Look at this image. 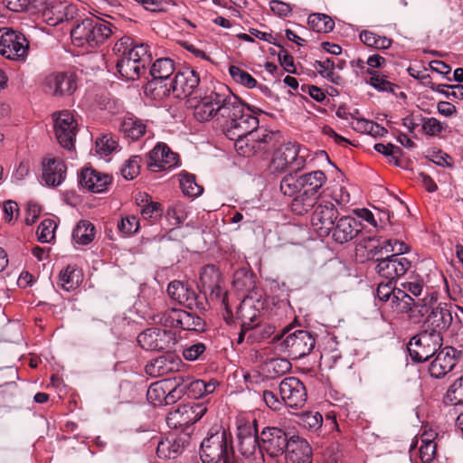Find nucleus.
Here are the masks:
<instances>
[{
	"mask_svg": "<svg viewBox=\"0 0 463 463\" xmlns=\"http://www.w3.org/2000/svg\"><path fill=\"white\" fill-rule=\"evenodd\" d=\"M328 169L320 171V238L328 237L337 244L354 240L363 229L362 222L351 215L339 216L336 204L348 202L339 181L340 170L331 163L327 153L320 150Z\"/></svg>",
	"mask_w": 463,
	"mask_h": 463,
	"instance_id": "f257e3e1",
	"label": "nucleus"
},
{
	"mask_svg": "<svg viewBox=\"0 0 463 463\" xmlns=\"http://www.w3.org/2000/svg\"><path fill=\"white\" fill-rule=\"evenodd\" d=\"M189 108L194 109V117L200 122L213 120L217 123L227 135V129L238 118L243 104L229 90L222 87L218 90L199 93L187 99Z\"/></svg>",
	"mask_w": 463,
	"mask_h": 463,
	"instance_id": "f03ea898",
	"label": "nucleus"
},
{
	"mask_svg": "<svg viewBox=\"0 0 463 463\" xmlns=\"http://www.w3.org/2000/svg\"><path fill=\"white\" fill-rule=\"evenodd\" d=\"M226 137L234 141V147L243 156H250L266 148L272 142L274 134L259 128V119L243 106L236 121L229 126Z\"/></svg>",
	"mask_w": 463,
	"mask_h": 463,
	"instance_id": "7ed1b4c3",
	"label": "nucleus"
},
{
	"mask_svg": "<svg viewBox=\"0 0 463 463\" xmlns=\"http://www.w3.org/2000/svg\"><path fill=\"white\" fill-rule=\"evenodd\" d=\"M226 137L234 141V147L243 156H250L266 148L272 142L274 134L259 128V119L243 106L236 121L229 126Z\"/></svg>",
	"mask_w": 463,
	"mask_h": 463,
	"instance_id": "20e7f679",
	"label": "nucleus"
},
{
	"mask_svg": "<svg viewBox=\"0 0 463 463\" xmlns=\"http://www.w3.org/2000/svg\"><path fill=\"white\" fill-rule=\"evenodd\" d=\"M116 67L122 78L136 80L146 71L151 61L148 45L136 44L129 36L121 37L114 45Z\"/></svg>",
	"mask_w": 463,
	"mask_h": 463,
	"instance_id": "39448f33",
	"label": "nucleus"
},
{
	"mask_svg": "<svg viewBox=\"0 0 463 463\" xmlns=\"http://www.w3.org/2000/svg\"><path fill=\"white\" fill-rule=\"evenodd\" d=\"M317 171H312L303 175H288L280 182L281 192L289 197L296 195L301 188H304V193L301 197L295 200L294 207L298 203L303 204V211L308 212L313 209L318 203V177Z\"/></svg>",
	"mask_w": 463,
	"mask_h": 463,
	"instance_id": "423d86ee",
	"label": "nucleus"
},
{
	"mask_svg": "<svg viewBox=\"0 0 463 463\" xmlns=\"http://www.w3.org/2000/svg\"><path fill=\"white\" fill-rule=\"evenodd\" d=\"M203 463H233L232 436L222 427L212 428L201 443Z\"/></svg>",
	"mask_w": 463,
	"mask_h": 463,
	"instance_id": "0eeeda50",
	"label": "nucleus"
},
{
	"mask_svg": "<svg viewBox=\"0 0 463 463\" xmlns=\"http://www.w3.org/2000/svg\"><path fill=\"white\" fill-rule=\"evenodd\" d=\"M272 342L280 354L291 358L299 359L310 354L316 345L315 337L307 331L295 330L288 326L273 336Z\"/></svg>",
	"mask_w": 463,
	"mask_h": 463,
	"instance_id": "6e6552de",
	"label": "nucleus"
},
{
	"mask_svg": "<svg viewBox=\"0 0 463 463\" xmlns=\"http://www.w3.org/2000/svg\"><path fill=\"white\" fill-rule=\"evenodd\" d=\"M110 24L99 17H88L78 24L71 33L75 45L95 48L103 43L110 35Z\"/></svg>",
	"mask_w": 463,
	"mask_h": 463,
	"instance_id": "1a4fd4ad",
	"label": "nucleus"
},
{
	"mask_svg": "<svg viewBox=\"0 0 463 463\" xmlns=\"http://www.w3.org/2000/svg\"><path fill=\"white\" fill-rule=\"evenodd\" d=\"M442 342L443 337L439 331L424 330L410 340L408 353L414 362L422 363L435 355Z\"/></svg>",
	"mask_w": 463,
	"mask_h": 463,
	"instance_id": "9d476101",
	"label": "nucleus"
},
{
	"mask_svg": "<svg viewBox=\"0 0 463 463\" xmlns=\"http://www.w3.org/2000/svg\"><path fill=\"white\" fill-rule=\"evenodd\" d=\"M174 71L175 65L171 59L156 60L150 69L152 80L146 84V92H149L155 99L169 96V77Z\"/></svg>",
	"mask_w": 463,
	"mask_h": 463,
	"instance_id": "9b49d317",
	"label": "nucleus"
},
{
	"mask_svg": "<svg viewBox=\"0 0 463 463\" xmlns=\"http://www.w3.org/2000/svg\"><path fill=\"white\" fill-rule=\"evenodd\" d=\"M181 383L180 376L153 383L146 392V398L155 406L173 403L184 392Z\"/></svg>",
	"mask_w": 463,
	"mask_h": 463,
	"instance_id": "f8f14e48",
	"label": "nucleus"
},
{
	"mask_svg": "<svg viewBox=\"0 0 463 463\" xmlns=\"http://www.w3.org/2000/svg\"><path fill=\"white\" fill-rule=\"evenodd\" d=\"M29 43L19 32L8 28L0 29V54L13 61H24L27 56Z\"/></svg>",
	"mask_w": 463,
	"mask_h": 463,
	"instance_id": "ddd939ff",
	"label": "nucleus"
},
{
	"mask_svg": "<svg viewBox=\"0 0 463 463\" xmlns=\"http://www.w3.org/2000/svg\"><path fill=\"white\" fill-rule=\"evenodd\" d=\"M398 296L395 297L400 300L399 313L408 314L409 317L414 322H424V317H427L432 308H435L434 302L436 299L433 297H425L423 298L414 299L410 295L403 292H397Z\"/></svg>",
	"mask_w": 463,
	"mask_h": 463,
	"instance_id": "4468645a",
	"label": "nucleus"
},
{
	"mask_svg": "<svg viewBox=\"0 0 463 463\" xmlns=\"http://www.w3.org/2000/svg\"><path fill=\"white\" fill-rule=\"evenodd\" d=\"M200 77L196 71L186 68L178 71L175 78L169 81V95L173 93L175 98L184 99L193 98L199 94Z\"/></svg>",
	"mask_w": 463,
	"mask_h": 463,
	"instance_id": "2eb2a0df",
	"label": "nucleus"
},
{
	"mask_svg": "<svg viewBox=\"0 0 463 463\" xmlns=\"http://www.w3.org/2000/svg\"><path fill=\"white\" fill-rule=\"evenodd\" d=\"M261 449L271 458L285 455L290 437L279 428H265L260 434Z\"/></svg>",
	"mask_w": 463,
	"mask_h": 463,
	"instance_id": "dca6fc26",
	"label": "nucleus"
},
{
	"mask_svg": "<svg viewBox=\"0 0 463 463\" xmlns=\"http://www.w3.org/2000/svg\"><path fill=\"white\" fill-rule=\"evenodd\" d=\"M78 131V123L68 110L59 112L54 118V132L59 144L71 150Z\"/></svg>",
	"mask_w": 463,
	"mask_h": 463,
	"instance_id": "f3484780",
	"label": "nucleus"
},
{
	"mask_svg": "<svg viewBox=\"0 0 463 463\" xmlns=\"http://www.w3.org/2000/svg\"><path fill=\"white\" fill-rule=\"evenodd\" d=\"M239 451L245 458L252 461L263 458L261 445L258 442L257 429L253 424H245L239 428Z\"/></svg>",
	"mask_w": 463,
	"mask_h": 463,
	"instance_id": "a211bd4d",
	"label": "nucleus"
},
{
	"mask_svg": "<svg viewBox=\"0 0 463 463\" xmlns=\"http://www.w3.org/2000/svg\"><path fill=\"white\" fill-rule=\"evenodd\" d=\"M461 353L452 346L440 348L430 362L429 373L431 377L440 379L449 373L458 364Z\"/></svg>",
	"mask_w": 463,
	"mask_h": 463,
	"instance_id": "6ab92c4d",
	"label": "nucleus"
},
{
	"mask_svg": "<svg viewBox=\"0 0 463 463\" xmlns=\"http://www.w3.org/2000/svg\"><path fill=\"white\" fill-rule=\"evenodd\" d=\"M279 390L280 398L290 408H301L307 401L306 388L296 377L283 379L279 383Z\"/></svg>",
	"mask_w": 463,
	"mask_h": 463,
	"instance_id": "aec40b11",
	"label": "nucleus"
},
{
	"mask_svg": "<svg viewBox=\"0 0 463 463\" xmlns=\"http://www.w3.org/2000/svg\"><path fill=\"white\" fill-rule=\"evenodd\" d=\"M411 268V261L399 254H392L378 260L375 267L376 272L388 280L394 281L403 276Z\"/></svg>",
	"mask_w": 463,
	"mask_h": 463,
	"instance_id": "412c9836",
	"label": "nucleus"
},
{
	"mask_svg": "<svg viewBox=\"0 0 463 463\" xmlns=\"http://www.w3.org/2000/svg\"><path fill=\"white\" fill-rule=\"evenodd\" d=\"M137 342L146 350H166L174 344V334L166 329L148 328L138 335Z\"/></svg>",
	"mask_w": 463,
	"mask_h": 463,
	"instance_id": "4be33fe9",
	"label": "nucleus"
},
{
	"mask_svg": "<svg viewBox=\"0 0 463 463\" xmlns=\"http://www.w3.org/2000/svg\"><path fill=\"white\" fill-rule=\"evenodd\" d=\"M360 249L366 250L372 257L383 250L386 253L399 254V256H402V254L409 251V246L403 241L390 239L381 242L376 237L362 239L356 247L357 250Z\"/></svg>",
	"mask_w": 463,
	"mask_h": 463,
	"instance_id": "5701e85b",
	"label": "nucleus"
},
{
	"mask_svg": "<svg viewBox=\"0 0 463 463\" xmlns=\"http://www.w3.org/2000/svg\"><path fill=\"white\" fill-rule=\"evenodd\" d=\"M44 91L55 97L71 95L77 88L74 75L63 72L51 73L44 79Z\"/></svg>",
	"mask_w": 463,
	"mask_h": 463,
	"instance_id": "b1692460",
	"label": "nucleus"
},
{
	"mask_svg": "<svg viewBox=\"0 0 463 463\" xmlns=\"http://www.w3.org/2000/svg\"><path fill=\"white\" fill-rule=\"evenodd\" d=\"M298 144L295 142L282 144L273 155L271 167L278 172L286 170L293 164H295L297 167H299L303 160L298 156Z\"/></svg>",
	"mask_w": 463,
	"mask_h": 463,
	"instance_id": "393cba45",
	"label": "nucleus"
},
{
	"mask_svg": "<svg viewBox=\"0 0 463 463\" xmlns=\"http://www.w3.org/2000/svg\"><path fill=\"white\" fill-rule=\"evenodd\" d=\"M178 165L177 154L165 144L156 145L148 154L147 167L153 172L171 169Z\"/></svg>",
	"mask_w": 463,
	"mask_h": 463,
	"instance_id": "a878e982",
	"label": "nucleus"
},
{
	"mask_svg": "<svg viewBox=\"0 0 463 463\" xmlns=\"http://www.w3.org/2000/svg\"><path fill=\"white\" fill-rule=\"evenodd\" d=\"M75 11L76 7L67 1L53 0L44 9H42V15L49 25L55 26L72 18Z\"/></svg>",
	"mask_w": 463,
	"mask_h": 463,
	"instance_id": "bb28decb",
	"label": "nucleus"
},
{
	"mask_svg": "<svg viewBox=\"0 0 463 463\" xmlns=\"http://www.w3.org/2000/svg\"><path fill=\"white\" fill-rule=\"evenodd\" d=\"M285 458L288 463H311L312 449L308 442L298 436H291Z\"/></svg>",
	"mask_w": 463,
	"mask_h": 463,
	"instance_id": "cd10ccee",
	"label": "nucleus"
},
{
	"mask_svg": "<svg viewBox=\"0 0 463 463\" xmlns=\"http://www.w3.org/2000/svg\"><path fill=\"white\" fill-rule=\"evenodd\" d=\"M111 176L93 168H85L80 175L81 188L92 193H102L111 184Z\"/></svg>",
	"mask_w": 463,
	"mask_h": 463,
	"instance_id": "c85d7f7f",
	"label": "nucleus"
},
{
	"mask_svg": "<svg viewBox=\"0 0 463 463\" xmlns=\"http://www.w3.org/2000/svg\"><path fill=\"white\" fill-rule=\"evenodd\" d=\"M182 361L179 357L168 354L152 360L146 365V373L152 377H161L167 373L179 371Z\"/></svg>",
	"mask_w": 463,
	"mask_h": 463,
	"instance_id": "c756f323",
	"label": "nucleus"
},
{
	"mask_svg": "<svg viewBox=\"0 0 463 463\" xmlns=\"http://www.w3.org/2000/svg\"><path fill=\"white\" fill-rule=\"evenodd\" d=\"M67 167L59 157H47L43 162V178L49 186L60 185L66 177Z\"/></svg>",
	"mask_w": 463,
	"mask_h": 463,
	"instance_id": "7c9ffc66",
	"label": "nucleus"
},
{
	"mask_svg": "<svg viewBox=\"0 0 463 463\" xmlns=\"http://www.w3.org/2000/svg\"><path fill=\"white\" fill-rule=\"evenodd\" d=\"M453 320L452 314L449 308L444 305L439 304L435 308L431 309V312L425 317L424 323L427 326L430 327V330H436L441 333L442 330H446L449 327Z\"/></svg>",
	"mask_w": 463,
	"mask_h": 463,
	"instance_id": "2f4dec72",
	"label": "nucleus"
},
{
	"mask_svg": "<svg viewBox=\"0 0 463 463\" xmlns=\"http://www.w3.org/2000/svg\"><path fill=\"white\" fill-rule=\"evenodd\" d=\"M167 293L172 299L188 307H191L195 303V292L188 284L180 280H174L169 283L167 287Z\"/></svg>",
	"mask_w": 463,
	"mask_h": 463,
	"instance_id": "473e14b6",
	"label": "nucleus"
},
{
	"mask_svg": "<svg viewBox=\"0 0 463 463\" xmlns=\"http://www.w3.org/2000/svg\"><path fill=\"white\" fill-rule=\"evenodd\" d=\"M136 200L137 204L142 207L140 213L143 219L154 222L162 215L163 209L161 204L151 201L146 194H139Z\"/></svg>",
	"mask_w": 463,
	"mask_h": 463,
	"instance_id": "72a5a7b5",
	"label": "nucleus"
},
{
	"mask_svg": "<svg viewBox=\"0 0 463 463\" xmlns=\"http://www.w3.org/2000/svg\"><path fill=\"white\" fill-rule=\"evenodd\" d=\"M174 318L177 319L176 328L193 331H203L204 328L203 319L195 313L179 309L178 315L174 314Z\"/></svg>",
	"mask_w": 463,
	"mask_h": 463,
	"instance_id": "f704fd0d",
	"label": "nucleus"
},
{
	"mask_svg": "<svg viewBox=\"0 0 463 463\" xmlns=\"http://www.w3.org/2000/svg\"><path fill=\"white\" fill-rule=\"evenodd\" d=\"M345 271V264L339 258H333L323 264L320 275L325 281L329 282L341 277Z\"/></svg>",
	"mask_w": 463,
	"mask_h": 463,
	"instance_id": "c9c22d12",
	"label": "nucleus"
},
{
	"mask_svg": "<svg viewBox=\"0 0 463 463\" xmlns=\"http://www.w3.org/2000/svg\"><path fill=\"white\" fill-rule=\"evenodd\" d=\"M194 412L189 405L179 406L175 411L169 412L166 420L167 424L173 428H178L193 424L191 415Z\"/></svg>",
	"mask_w": 463,
	"mask_h": 463,
	"instance_id": "e433bc0d",
	"label": "nucleus"
},
{
	"mask_svg": "<svg viewBox=\"0 0 463 463\" xmlns=\"http://www.w3.org/2000/svg\"><path fill=\"white\" fill-rule=\"evenodd\" d=\"M366 73L370 75L367 83L377 91L393 93L398 86L388 80V77L380 71L367 69Z\"/></svg>",
	"mask_w": 463,
	"mask_h": 463,
	"instance_id": "4c0bfd02",
	"label": "nucleus"
},
{
	"mask_svg": "<svg viewBox=\"0 0 463 463\" xmlns=\"http://www.w3.org/2000/svg\"><path fill=\"white\" fill-rule=\"evenodd\" d=\"M60 284L61 287L70 291L76 288L82 279V273L75 266L68 265L65 269L60 273Z\"/></svg>",
	"mask_w": 463,
	"mask_h": 463,
	"instance_id": "58836bf2",
	"label": "nucleus"
},
{
	"mask_svg": "<svg viewBox=\"0 0 463 463\" xmlns=\"http://www.w3.org/2000/svg\"><path fill=\"white\" fill-rule=\"evenodd\" d=\"M291 369V364L287 358H270L264 362L262 370L270 377L275 378L285 374Z\"/></svg>",
	"mask_w": 463,
	"mask_h": 463,
	"instance_id": "ea45409f",
	"label": "nucleus"
},
{
	"mask_svg": "<svg viewBox=\"0 0 463 463\" xmlns=\"http://www.w3.org/2000/svg\"><path fill=\"white\" fill-rule=\"evenodd\" d=\"M392 282L391 280H388L386 283H379L378 288L376 289V297L381 300L384 302L390 301L392 304V307L395 309L399 313L400 311V300H398L396 298L398 294L397 292H401L400 288H395L392 286ZM405 293V291H402Z\"/></svg>",
	"mask_w": 463,
	"mask_h": 463,
	"instance_id": "a19ab883",
	"label": "nucleus"
},
{
	"mask_svg": "<svg viewBox=\"0 0 463 463\" xmlns=\"http://www.w3.org/2000/svg\"><path fill=\"white\" fill-rule=\"evenodd\" d=\"M121 131L126 137L137 140L145 134L146 125L138 118H127L121 123Z\"/></svg>",
	"mask_w": 463,
	"mask_h": 463,
	"instance_id": "79ce46f5",
	"label": "nucleus"
},
{
	"mask_svg": "<svg viewBox=\"0 0 463 463\" xmlns=\"http://www.w3.org/2000/svg\"><path fill=\"white\" fill-rule=\"evenodd\" d=\"M343 63L344 61L338 57H328L320 51V75L332 82H335V79H338V76H335V68L341 69Z\"/></svg>",
	"mask_w": 463,
	"mask_h": 463,
	"instance_id": "37998d69",
	"label": "nucleus"
},
{
	"mask_svg": "<svg viewBox=\"0 0 463 463\" xmlns=\"http://www.w3.org/2000/svg\"><path fill=\"white\" fill-rule=\"evenodd\" d=\"M94 226L87 221L80 222L72 232V240L80 245H87L94 239Z\"/></svg>",
	"mask_w": 463,
	"mask_h": 463,
	"instance_id": "c03bdc74",
	"label": "nucleus"
},
{
	"mask_svg": "<svg viewBox=\"0 0 463 463\" xmlns=\"http://www.w3.org/2000/svg\"><path fill=\"white\" fill-rule=\"evenodd\" d=\"M118 140L111 134H104L97 138L95 149L100 156H107L118 150Z\"/></svg>",
	"mask_w": 463,
	"mask_h": 463,
	"instance_id": "a18cd8bd",
	"label": "nucleus"
},
{
	"mask_svg": "<svg viewBox=\"0 0 463 463\" xmlns=\"http://www.w3.org/2000/svg\"><path fill=\"white\" fill-rule=\"evenodd\" d=\"M360 40L367 46L376 49H388L392 45V40L385 36H380L370 31H363Z\"/></svg>",
	"mask_w": 463,
	"mask_h": 463,
	"instance_id": "49530a36",
	"label": "nucleus"
},
{
	"mask_svg": "<svg viewBox=\"0 0 463 463\" xmlns=\"http://www.w3.org/2000/svg\"><path fill=\"white\" fill-rule=\"evenodd\" d=\"M180 187L184 195L188 197H197L203 192V187L196 184L195 177L193 175H180Z\"/></svg>",
	"mask_w": 463,
	"mask_h": 463,
	"instance_id": "de8ad7c7",
	"label": "nucleus"
},
{
	"mask_svg": "<svg viewBox=\"0 0 463 463\" xmlns=\"http://www.w3.org/2000/svg\"><path fill=\"white\" fill-rule=\"evenodd\" d=\"M229 73L235 82L248 89H253L257 85V80L250 73L238 66L231 65L229 67Z\"/></svg>",
	"mask_w": 463,
	"mask_h": 463,
	"instance_id": "09e8293b",
	"label": "nucleus"
},
{
	"mask_svg": "<svg viewBox=\"0 0 463 463\" xmlns=\"http://www.w3.org/2000/svg\"><path fill=\"white\" fill-rule=\"evenodd\" d=\"M236 317L241 320V326H250L257 317V310L252 308L251 301L250 299H243L240 306L237 307Z\"/></svg>",
	"mask_w": 463,
	"mask_h": 463,
	"instance_id": "8fccbe9b",
	"label": "nucleus"
},
{
	"mask_svg": "<svg viewBox=\"0 0 463 463\" xmlns=\"http://www.w3.org/2000/svg\"><path fill=\"white\" fill-rule=\"evenodd\" d=\"M179 309L171 308L166 311L156 312L151 316L155 324L162 325L165 327L176 328L177 319L174 318V314L178 315Z\"/></svg>",
	"mask_w": 463,
	"mask_h": 463,
	"instance_id": "3c124183",
	"label": "nucleus"
},
{
	"mask_svg": "<svg viewBox=\"0 0 463 463\" xmlns=\"http://www.w3.org/2000/svg\"><path fill=\"white\" fill-rule=\"evenodd\" d=\"M446 399L453 405H463V375L449 386Z\"/></svg>",
	"mask_w": 463,
	"mask_h": 463,
	"instance_id": "603ef678",
	"label": "nucleus"
},
{
	"mask_svg": "<svg viewBox=\"0 0 463 463\" xmlns=\"http://www.w3.org/2000/svg\"><path fill=\"white\" fill-rule=\"evenodd\" d=\"M56 223L51 219L43 220L37 229V238L43 243L51 242L54 238Z\"/></svg>",
	"mask_w": 463,
	"mask_h": 463,
	"instance_id": "864d4df0",
	"label": "nucleus"
},
{
	"mask_svg": "<svg viewBox=\"0 0 463 463\" xmlns=\"http://www.w3.org/2000/svg\"><path fill=\"white\" fill-rule=\"evenodd\" d=\"M374 149L378 153H381L385 156H389L390 162H392L396 165H399V156L402 155V149L399 146H396L391 143H378L374 145Z\"/></svg>",
	"mask_w": 463,
	"mask_h": 463,
	"instance_id": "5fc2aeb1",
	"label": "nucleus"
},
{
	"mask_svg": "<svg viewBox=\"0 0 463 463\" xmlns=\"http://www.w3.org/2000/svg\"><path fill=\"white\" fill-rule=\"evenodd\" d=\"M118 228L123 235L129 236L138 231L139 222L136 216H127L121 219Z\"/></svg>",
	"mask_w": 463,
	"mask_h": 463,
	"instance_id": "6e6d98bb",
	"label": "nucleus"
},
{
	"mask_svg": "<svg viewBox=\"0 0 463 463\" xmlns=\"http://www.w3.org/2000/svg\"><path fill=\"white\" fill-rule=\"evenodd\" d=\"M181 384L184 388V392L187 391L188 394L193 398H200L204 394V381L203 380H194L191 381L189 383H184V380L183 377H181Z\"/></svg>",
	"mask_w": 463,
	"mask_h": 463,
	"instance_id": "4d7b16f0",
	"label": "nucleus"
},
{
	"mask_svg": "<svg viewBox=\"0 0 463 463\" xmlns=\"http://www.w3.org/2000/svg\"><path fill=\"white\" fill-rule=\"evenodd\" d=\"M139 162L140 158L138 156H133L126 162L121 168V174L125 179L133 180L137 176L139 173Z\"/></svg>",
	"mask_w": 463,
	"mask_h": 463,
	"instance_id": "13d9d810",
	"label": "nucleus"
},
{
	"mask_svg": "<svg viewBox=\"0 0 463 463\" xmlns=\"http://www.w3.org/2000/svg\"><path fill=\"white\" fill-rule=\"evenodd\" d=\"M205 345L203 343H196L185 346L183 349V356L187 361H196L205 352Z\"/></svg>",
	"mask_w": 463,
	"mask_h": 463,
	"instance_id": "bf43d9fd",
	"label": "nucleus"
},
{
	"mask_svg": "<svg viewBox=\"0 0 463 463\" xmlns=\"http://www.w3.org/2000/svg\"><path fill=\"white\" fill-rule=\"evenodd\" d=\"M218 279L217 271L213 265L204 267L200 275V280L203 287L212 288Z\"/></svg>",
	"mask_w": 463,
	"mask_h": 463,
	"instance_id": "052dcab7",
	"label": "nucleus"
},
{
	"mask_svg": "<svg viewBox=\"0 0 463 463\" xmlns=\"http://www.w3.org/2000/svg\"><path fill=\"white\" fill-rule=\"evenodd\" d=\"M422 129L429 136H437L443 130V127L435 118H423Z\"/></svg>",
	"mask_w": 463,
	"mask_h": 463,
	"instance_id": "680f3d73",
	"label": "nucleus"
},
{
	"mask_svg": "<svg viewBox=\"0 0 463 463\" xmlns=\"http://www.w3.org/2000/svg\"><path fill=\"white\" fill-rule=\"evenodd\" d=\"M437 446V443H420L419 453L422 463H430L433 460Z\"/></svg>",
	"mask_w": 463,
	"mask_h": 463,
	"instance_id": "e2e57ef3",
	"label": "nucleus"
},
{
	"mask_svg": "<svg viewBox=\"0 0 463 463\" xmlns=\"http://www.w3.org/2000/svg\"><path fill=\"white\" fill-rule=\"evenodd\" d=\"M279 47H280V51L279 52L278 56H279L280 65L285 69L286 71H288L289 73H295L296 68L294 65L293 57L283 47H281V46H279Z\"/></svg>",
	"mask_w": 463,
	"mask_h": 463,
	"instance_id": "0e129e2a",
	"label": "nucleus"
},
{
	"mask_svg": "<svg viewBox=\"0 0 463 463\" xmlns=\"http://www.w3.org/2000/svg\"><path fill=\"white\" fill-rule=\"evenodd\" d=\"M167 216L175 221V224H180L186 219V212L184 204L175 203L167 210Z\"/></svg>",
	"mask_w": 463,
	"mask_h": 463,
	"instance_id": "69168bd1",
	"label": "nucleus"
},
{
	"mask_svg": "<svg viewBox=\"0 0 463 463\" xmlns=\"http://www.w3.org/2000/svg\"><path fill=\"white\" fill-rule=\"evenodd\" d=\"M301 422L305 428L311 430H318V412L306 411L300 416Z\"/></svg>",
	"mask_w": 463,
	"mask_h": 463,
	"instance_id": "338daca9",
	"label": "nucleus"
},
{
	"mask_svg": "<svg viewBox=\"0 0 463 463\" xmlns=\"http://www.w3.org/2000/svg\"><path fill=\"white\" fill-rule=\"evenodd\" d=\"M269 6L271 11L280 17L288 16L292 11L288 4L279 0H271L269 2Z\"/></svg>",
	"mask_w": 463,
	"mask_h": 463,
	"instance_id": "774afa93",
	"label": "nucleus"
}]
</instances>
